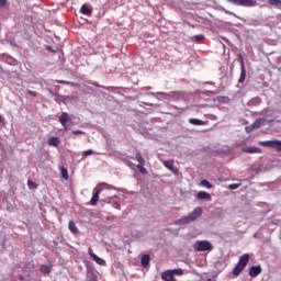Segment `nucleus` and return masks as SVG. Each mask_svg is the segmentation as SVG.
Wrapping results in <instances>:
<instances>
[{"instance_id": "nucleus-33", "label": "nucleus", "mask_w": 281, "mask_h": 281, "mask_svg": "<svg viewBox=\"0 0 281 281\" xmlns=\"http://www.w3.org/2000/svg\"><path fill=\"white\" fill-rule=\"evenodd\" d=\"M8 5V0H0V8H5Z\"/></svg>"}, {"instance_id": "nucleus-21", "label": "nucleus", "mask_w": 281, "mask_h": 281, "mask_svg": "<svg viewBox=\"0 0 281 281\" xmlns=\"http://www.w3.org/2000/svg\"><path fill=\"white\" fill-rule=\"evenodd\" d=\"M166 271L171 272L172 276H178V277H181L183 274V270L181 268L173 269V270H166Z\"/></svg>"}, {"instance_id": "nucleus-19", "label": "nucleus", "mask_w": 281, "mask_h": 281, "mask_svg": "<svg viewBox=\"0 0 281 281\" xmlns=\"http://www.w3.org/2000/svg\"><path fill=\"white\" fill-rule=\"evenodd\" d=\"M135 160L139 162V165H145V159L143 158L142 153L139 151L135 154Z\"/></svg>"}, {"instance_id": "nucleus-15", "label": "nucleus", "mask_w": 281, "mask_h": 281, "mask_svg": "<svg viewBox=\"0 0 281 281\" xmlns=\"http://www.w3.org/2000/svg\"><path fill=\"white\" fill-rule=\"evenodd\" d=\"M149 261H150V257L149 255H143L142 258H140V266L146 268L149 266Z\"/></svg>"}, {"instance_id": "nucleus-28", "label": "nucleus", "mask_w": 281, "mask_h": 281, "mask_svg": "<svg viewBox=\"0 0 281 281\" xmlns=\"http://www.w3.org/2000/svg\"><path fill=\"white\" fill-rule=\"evenodd\" d=\"M27 187H29V189H37L36 182H34L32 180H27Z\"/></svg>"}, {"instance_id": "nucleus-16", "label": "nucleus", "mask_w": 281, "mask_h": 281, "mask_svg": "<svg viewBox=\"0 0 281 281\" xmlns=\"http://www.w3.org/2000/svg\"><path fill=\"white\" fill-rule=\"evenodd\" d=\"M68 228L74 235L79 233V229L78 227H76V224L74 223V221H69Z\"/></svg>"}, {"instance_id": "nucleus-34", "label": "nucleus", "mask_w": 281, "mask_h": 281, "mask_svg": "<svg viewBox=\"0 0 281 281\" xmlns=\"http://www.w3.org/2000/svg\"><path fill=\"white\" fill-rule=\"evenodd\" d=\"M239 187H240V184H236V183H233V184L228 186V188L232 189V190H236Z\"/></svg>"}, {"instance_id": "nucleus-23", "label": "nucleus", "mask_w": 281, "mask_h": 281, "mask_svg": "<svg viewBox=\"0 0 281 281\" xmlns=\"http://www.w3.org/2000/svg\"><path fill=\"white\" fill-rule=\"evenodd\" d=\"M60 176H61L64 179H66V180L69 179L67 168H64V167L60 168Z\"/></svg>"}, {"instance_id": "nucleus-3", "label": "nucleus", "mask_w": 281, "mask_h": 281, "mask_svg": "<svg viewBox=\"0 0 281 281\" xmlns=\"http://www.w3.org/2000/svg\"><path fill=\"white\" fill-rule=\"evenodd\" d=\"M193 249L194 251H198V252L212 251L213 245L207 240H198L194 243Z\"/></svg>"}, {"instance_id": "nucleus-1", "label": "nucleus", "mask_w": 281, "mask_h": 281, "mask_svg": "<svg viewBox=\"0 0 281 281\" xmlns=\"http://www.w3.org/2000/svg\"><path fill=\"white\" fill-rule=\"evenodd\" d=\"M249 261H250V255L243 254V256H240V258H238L237 265L232 270L233 276L239 277L241 271H244L245 268L249 265Z\"/></svg>"}, {"instance_id": "nucleus-29", "label": "nucleus", "mask_w": 281, "mask_h": 281, "mask_svg": "<svg viewBox=\"0 0 281 281\" xmlns=\"http://www.w3.org/2000/svg\"><path fill=\"white\" fill-rule=\"evenodd\" d=\"M270 5H281V0H269Z\"/></svg>"}, {"instance_id": "nucleus-2", "label": "nucleus", "mask_w": 281, "mask_h": 281, "mask_svg": "<svg viewBox=\"0 0 281 281\" xmlns=\"http://www.w3.org/2000/svg\"><path fill=\"white\" fill-rule=\"evenodd\" d=\"M201 215H202V207L198 206L194 209V211H192V213L189 214V216H184L181 220H178L176 224L187 225L189 223L196 221V218H199Z\"/></svg>"}, {"instance_id": "nucleus-4", "label": "nucleus", "mask_w": 281, "mask_h": 281, "mask_svg": "<svg viewBox=\"0 0 281 281\" xmlns=\"http://www.w3.org/2000/svg\"><path fill=\"white\" fill-rule=\"evenodd\" d=\"M260 146L274 148L277 151L281 153V140H268V142H260Z\"/></svg>"}, {"instance_id": "nucleus-17", "label": "nucleus", "mask_w": 281, "mask_h": 281, "mask_svg": "<svg viewBox=\"0 0 281 281\" xmlns=\"http://www.w3.org/2000/svg\"><path fill=\"white\" fill-rule=\"evenodd\" d=\"M48 146L57 147L59 145V138L58 137H50L47 140Z\"/></svg>"}, {"instance_id": "nucleus-13", "label": "nucleus", "mask_w": 281, "mask_h": 281, "mask_svg": "<svg viewBox=\"0 0 281 281\" xmlns=\"http://www.w3.org/2000/svg\"><path fill=\"white\" fill-rule=\"evenodd\" d=\"M161 278L165 281H177V279H175V276L170 271H167V270L165 272H162Z\"/></svg>"}, {"instance_id": "nucleus-12", "label": "nucleus", "mask_w": 281, "mask_h": 281, "mask_svg": "<svg viewBox=\"0 0 281 281\" xmlns=\"http://www.w3.org/2000/svg\"><path fill=\"white\" fill-rule=\"evenodd\" d=\"M189 124H192L194 126H205L209 124L207 121H201L199 119H189Z\"/></svg>"}, {"instance_id": "nucleus-25", "label": "nucleus", "mask_w": 281, "mask_h": 281, "mask_svg": "<svg viewBox=\"0 0 281 281\" xmlns=\"http://www.w3.org/2000/svg\"><path fill=\"white\" fill-rule=\"evenodd\" d=\"M238 63L241 67V71H245V63H244V59H243V54L238 55Z\"/></svg>"}, {"instance_id": "nucleus-10", "label": "nucleus", "mask_w": 281, "mask_h": 281, "mask_svg": "<svg viewBox=\"0 0 281 281\" xmlns=\"http://www.w3.org/2000/svg\"><path fill=\"white\" fill-rule=\"evenodd\" d=\"M162 165H165V167L171 171L173 175H178V169L175 168V161L173 160H166L165 162H162Z\"/></svg>"}, {"instance_id": "nucleus-11", "label": "nucleus", "mask_w": 281, "mask_h": 281, "mask_svg": "<svg viewBox=\"0 0 281 281\" xmlns=\"http://www.w3.org/2000/svg\"><path fill=\"white\" fill-rule=\"evenodd\" d=\"M243 151L246 154H262L260 147H244Z\"/></svg>"}, {"instance_id": "nucleus-24", "label": "nucleus", "mask_w": 281, "mask_h": 281, "mask_svg": "<svg viewBox=\"0 0 281 281\" xmlns=\"http://www.w3.org/2000/svg\"><path fill=\"white\" fill-rule=\"evenodd\" d=\"M201 186L206 188V189H212L213 188V184L210 183L209 180H201Z\"/></svg>"}, {"instance_id": "nucleus-27", "label": "nucleus", "mask_w": 281, "mask_h": 281, "mask_svg": "<svg viewBox=\"0 0 281 281\" xmlns=\"http://www.w3.org/2000/svg\"><path fill=\"white\" fill-rule=\"evenodd\" d=\"M205 38V35L203 34H198L193 37V41H195L196 43H201V41H203Z\"/></svg>"}, {"instance_id": "nucleus-38", "label": "nucleus", "mask_w": 281, "mask_h": 281, "mask_svg": "<svg viewBox=\"0 0 281 281\" xmlns=\"http://www.w3.org/2000/svg\"><path fill=\"white\" fill-rule=\"evenodd\" d=\"M257 124H260V122H259V121L255 122V123H254V126H256Z\"/></svg>"}, {"instance_id": "nucleus-32", "label": "nucleus", "mask_w": 281, "mask_h": 281, "mask_svg": "<svg viewBox=\"0 0 281 281\" xmlns=\"http://www.w3.org/2000/svg\"><path fill=\"white\" fill-rule=\"evenodd\" d=\"M74 135L78 136V135H83V131L80 130H75L74 132H71Z\"/></svg>"}, {"instance_id": "nucleus-37", "label": "nucleus", "mask_w": 281, "mask_h": 281, "mask_svg": "<svg viewBox=\"0 0 281 281\" xmlns=\"http://www.w3.org/2000/svg\"><path fill=\"white\" fill-rule=\"evenodd\" d=\"M55 97L59 98L60 101H63L64 97L59 95V94H55Z\"/></svg>"}, {"instance_id": "nucleus-39", "label": "nucleus", "mask_w": 281, "mask_h": 281, "mask_svg": "<svg viewBox=\"0 0 281 281\" xmlns=\"http://www.w3.org/2000/svg\"><path fill=\"white\" fill-rule=\"evenodd\" d=\"M130 166H131V167H135V165H134L133 162H130Z\"/></svg>"}, {"instance_id": "nucleus-20", "label": "nucleus", "mask_w": 281, "mask_h": 281, "mask_svg": "<svg viewBox=\"0 0 281 281\" xmlns=\"http://www.w3.org/2000/svg\"><path fill=\"white\" fill-rule=\"evenodd\" d=\"M91 12H92L91 9H89V7H87V4H83L81 7V14H86L87 16H90Z\"/></svg>"}, {"instance_id": "nucleus-35", "label": "nucleus", "mask_w": 281, "mask_h": 281, "mask_svg": "<svg viewBox=\"0 0 281 281\" xmlns=\"http://www.w3.org/2000/svg\"><path fill=\"white\" fill-rule=\"evenodd\" d=\"M27 93L31 94L34 98L37 95V93L33 90H27Z\"/></svg>"}, {"instance_id": "nucleus-8", "label": "nucleus", "mask_w": 281, "mask_h": 281, "mask_svg": "<svg viewBox=\"0 0 281 281\" xmlns=\"http://www.w3.org/2000/svg\"><path fill=\"white\" fill-rule=\"evenodd\" d=\"M88 255L92 258L93 261L97 262V265H100V266H105V260L102 259V258H99V256H97L94 252H93V249H88Z\"/></svg>"}, {"instance_id": "nucleus-26", "label": "nucleus", "mask_w": 281, "mask_h": 281, "mask_svg": "<svg viewBox=\"0 0 281 281\" xmlns=\"http://www.w3.org/2000/svg\"><path fill=\"white\" fill-rule=\"evenodd\" d=\"M260 103H261V99H259V98L251 99L248 102L249 105H256V104H260Z\"/></svg>"}, {"instance_id": "nucleus-22", "label": "nucleus", "mask_w": 281, "mask_h": 281, "mask_svg": "<svg viewBox=\"0 0 281 281\" xmlns=\"http://www.w3.org/2000/svg\"><path fill=\"white\" fill-rule=\"evenodd\" d=\"M40 271H42V273H50L52 268L48 267L47 265H43L40 267Z\"/></svg>"}, {"instance_id": "nucleus-40", "label": "nucleus", "mask_w": 281, "mask_h": 281, "mask_svg": "<svg viewBox=\"0 0 281 281\" xmlns=\"http://www.w3.org/2000/svg\"><path fill=\"white\" fill-rule=\"evenodd\" d=\"M247 132H250L251 130L249 127L246 128Z\"/></svg>"}, {"instance_id": "nucleus-14", "label": "nucleus", "mask_w": 281, "mask_h": 281, "mask_svg": "<svg viewBox=\"0 0 281 281\" xmlns=\"http://www.w3.org/2000/svg\"><path fill=\"white\" fill-rule=\"evenodd\" d=\"M198 199L199 200H206V201H212V195L205 191H200L198 193Z\"/></svg>"}, {"instance_id": "nucleus-31", "label": "nucleus", "mask_w": 281, "mask_h": 281, "mask_svg": "<svg viewBox=\"0 0 281 281\" xmlns=\"http://www.w3.org/2000/svg\"><path fill=\"white\" fill-rule=\"evenodd\" d=\"M246 79V71H241L240 78L238 79V82L243 83Z\"/></svg>"}, {"instance_id": "nucleus-7", "label": "nucleus", "mask_w": 281, "mask_h": 281, "mask_svg": "<svg viewBox=\"0 0 281 281\" xmlns=\"http://www.w3.org/2000/svg\"><path fill=\"white\" fill-rule=\"evenodd\" d=\"M262 272L261 266H252L249 267L248 276L250 278H257Z\"/></svg>"}, {"instance_id": "nucleus-36", "label": "nucleus", "mask_w": 281, "mask_h": 281, "mask_svg": "<svg viewBox=\"0 0 281 281\" xmlns=\"http://www.w3.org/2000/svg\"><path fill=\"white\" fill-rule=\"evenodd\" d=\"M57 82H58L59 85H69V82L64 81V80H58Z\"/></svg>"}, {"instance_id": "nucleus-9", "label": "nucleus", "mask_w": 281, "mask_h": 281, "mask_svg": "<svg viewBox=\"0 0 281 281\" xmlns=\"http://www.w3.org/2000/svg\"><path fill=\"white\" fill-rule=\"evenodd\" d=\"M101 191H102V189H93V193H92V198H91V201H90V205L95 206L97 203H99Z\"/></svg>"}, {"instance_id": "nucleus-5", "label": "nucleus", "mask_w": 281, "mask_h": 281, "mask_svg": "<svg viewBox=\"0 0 281 281\" xmlns=\"http://www.w3.org/2000/svg\"><path fill=\"white\" fill-rule=\"evenodd\" d=\"M229 3H234V5H243L244 8H254L256 5V0H227Z\"/></svg>"}, {"instance_id": "nucleus-18", "label": "nucleus", "mask_w": 281, "mask_h": 281, "mask_svg": "<svg viewBox=\"0 0 281 281\" xmlns=\"http://www.w3.org/2000/svg\"><path fill=\"white\" fill-rule=\"evenodd\" d=\"M136 169H138V171L140 172V175L145 176L146 173H148V171L145 168V164H138L136 165Z\"/></svg>"}, {"instance_id": "nucleus-6", "label": "nucleus", "mask_w": 281, "mask_h": 281, "mask_svg": "<svg viewBox=\"0 0 281 281\" xmlns=\"http://www.w3.org/2000/svg\"><path fill=\"white\" fill-rule=\"evenodd\" d=\"M71 119L69 117V114L67 112H63V114H60L59 116V123L60 125L64 126V130L67 132L69 131L67 123L70 121Z\"/></svg>"}, {"instance_id": "nucleus-30", "label": "nucleus", "mask_w": 281, "mask_h": 281, "mask_svg": "<svg viewBox=\"0 0 281 281\" xmlns=\"http://www.w3.org/2000/svg\"><path fill=\"white\" fill-rule=\"evenodd\" d=\"M91 155H93V150H91V149H88V150H86V151H82V156H83V157H89V156H91Z\"/></svg>"}]
</instances>
